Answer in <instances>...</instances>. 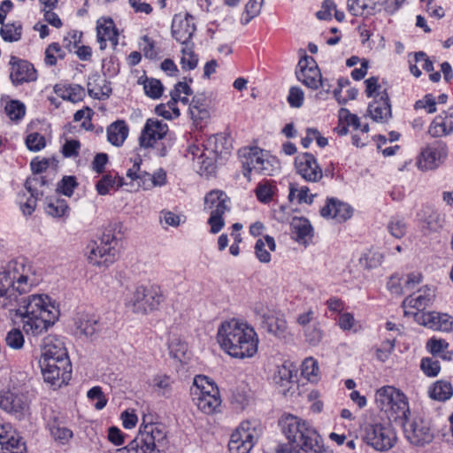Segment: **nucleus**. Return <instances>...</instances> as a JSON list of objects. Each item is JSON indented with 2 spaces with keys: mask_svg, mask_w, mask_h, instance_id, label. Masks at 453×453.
Returning a JSON list of instances; mask_svg holds the SVG:
<instances>
[{
  "mask_svg": "<svg viewBox=\"0 0 453 453\" xmlns=\"http://www.w3.org/2000/svg\"><path fill=\"white\" fill-rule=\"evenodd\" d=\"M293 372L291 365L284 363L282 365L278 367L277 372L273 376L275 383L280 384V386H285L287 383L290 382L293 377Z\"/></svg>",
  "mask_w": 453,
  "mask_h": 453,
  "instance_id": "nucleus-53",
  "label": "nucleus"
},
{
  "mask_svg": "<svg viewBox=\"0 0 453 453\" xmlns=\"http://www.w3.org/2000/svg\"><path fill=\"white\" fill-rule=\"evenodd\" d=\"M263 1L264 0H249L245 8L246 16L242 19L243 24H248L253 18L259 14Z\"/></svg>",
  "mask_w": 453,
  "mask_h": 453,
  "instance_id": "nucleus-58",
  "label": "nucleus"
},
{
  "mask_svg": "<svg viewBox=\"0 0 453 453\" xmlns=\"http://www.w3.org/2000/svg\"><path fill=\"white\" fill-rule=\"evenodd\" d=\"M453 132L452 119H448L442 114L436 116L429 126L428 133L433 137H442Z\"/></svg>",
  "mask_w": 453,
  "mask_h": 453,
  "instance_id": "nucleus-36",
  "label": "nucleus"
},
{
  "mask_svg": "<svg viewBox=\"0 0 453 453\" xmlns=\"http://www.w3.org/2000/svg\"><path fill=\"white\" fill-rule=\"evenodd\" d=\"M383 256L381 253L377 251H368L365 253L359 259L361 266L366 269L376 268L381 265Z\"/></svg>",
  "mask_w": 453,
  "mask_h": 453,
  "instance_id": "nucleus-50",
  "label": "nucleus"
},
{
  "mask_svg": "<svg viewBox=\"0 0 453 453\" xmlns=\"http://www.w3.org/2000/svg\"><path fill=\"white\" fill-rule=\"evenodd\" d=\"M447 156V147L442 142H438L436 146L425 149L418 160V167L422 170H432L436 168L441 160Z\"/></svg>",
  "mask_w": 453,
  "mask_h": 453,
  "instance_id": "nucleus-26",
  "label": "nucleus"
},
{
  "mask_svg": "<svg viewBox=\"0 0 453 453\" xmlns=\"http://www.w3.org/2000/svg\"><path fill=\"white\" fill-rule=\"evenodd\" d=\"M43 379L53 387L60 388L71 379L72 367L69 358L55 360L53 363H39Z\"/></svg>",
  "mask_w": 453,
  "mask_h": 453,
  "instance_id": "nucleus-16",
  "label": "nucleus"
},
{
  "mask_svg": "<svg viewBox=\"0 0 453 453\" xmlns=\"http://www.w3.org/2000/svg\"><path fill=\"white\" fill-rule=\"evenodd\" d=\"M58 57L63 58L64 54L62 53L60 45L57 42H53L50 44L45 50V63L50 66L55 65Z\"/></svg>",
  "mask_w": 453,
  "mask_h": 453,
  "instance_id": "nucleus-57",
  "label": "nucleus"
},
{
  "mask_svg": "<svg viewBox=\"0 0 453 453\" xmlns=\"http://www.w3.org/2000/svg\"><path fill=\"white\" fill-rule=\"evenodd\" d=\"M239 158L242 166V173L250 180V173L252 171L269 175L271 172V164L265 157L264 151L257 147H245L238 151Z\"/></svg>",
  "mask_w": 453,
  "mask_h": 453,
  "instance_id": "nucleus-13",
  "label": "nucleus"
},
{
  "mask_svg": "<svg viewBox=\"0 0 453 453\" xmlns=\"http://www.w3.org/2000/svg\"><path fill=\"white\" fill-rule=\"evenodd\" d=\"M17 314L22 317L25 333L36 336L56 322L59 310L48 295L34 294L23 296Z\"/></svg>",
  "mask_w": 453,
  "mask_h": 453,
  "instance_id": "nucleus-2",
  "label": "nucleus"
},
{
  "mask_svg": "<svg viewBox=\"0 0 453 453\" xmlns=\"http://www.w3.org/2000/svg\"><path fill=\"white\" fill-rule=\"evenodd\" d=\"M192 400L197 408L205 414L217 412L221 405L219 390H217L216 393L212 392L211 395L206 392L204 395L193 396Z\"/></svg>",
  "mask_w": 453,
  "mask_h": 453,
  "instance_id": "nucleus-32",
  "label": "nucleus"
},
{
  "mask_svg": "<svg viewBox=\"0 0 453 453\" xmlns=\"http://www.w3.org/2000/svg\"><path fill=\"white\" fill-rule=\"evenodd\" d=\"M403 423L406 439L415 446H425L434 440V432L430 423L422 418H414L411 420L404 419Z\"/></svg>",
  "mask_w": 453,
  "mask_h": 453,
  "instance_id": "nucleus-17",
  "label": "nucleus"
},
{
  "mask_svg": "<svg viewBox=\"0 0 453 453\" xmlns=\"http://www.w3.org/2000/svg\"><path fill=\"white\" fill-rule=\"evenodd\" d=\"M128 127L124 120H117L107 127V139L114 146H121L128 135Z\"/></svg>",
  "mask_w": 453,
  "mask_h": 453,
  "instance_id": "nucleus-35",
  "label": "nucleus"
},
{
  "mask_svg": "<svg viewBox=\"0 0 453 453\" xmlns=\"http://www.w3.org/2000/svg\"><path fill=\"white\" fill-rule=\"evenodd\" d=\"M275 188L273 180H263L258 182L255 190L257 200L264 203H269L273 199Z\"/></svg>",
  "mask_w": 453,
  "mask_h": 453,
  "instance_id": "nucleus-45",
  "label": "nucleus"
},
{
  "mask_svg": "<svg viewBox=\"0 0 453 453\" xmlns=\"http://www.w3.org/2000/svg\"><path fill=\"white\" fill-rule=\"evenodd\" d=\"M170 96L171 99L166 104H161L155 108L157 115L167 119L178 118L180 114L177 107L178 98H180L177 91H171Z\"/></svg>",
  "mask_w": 453,
  "mask_h": 453,
  "instance_id": "nucleus-39",
  "label": "nucleus"
},
{
  "mask_svg": "<svg viewBox=\"0 0 453 453\" xmlns=\"http://www.w3.org/2000/svg\"><path fill=\"white\" fill-rule=\"evenodd\" d=\"M31 399L23 386H13L0 391V409L21 419L29 414Z\"/></svg>",
  "mask_w": 453,
  "mask_h": 453,
  "instance_id": "nucleus-10",
  "label": "nucleus"
},
{
  "mask_svg": "<svg viewBox=\"0 0 453 453\" xmlns=\"http://www.w3.org/2000/svg\"><path fill=\"white\" fill-rule=\"evenodd\" d=\"M168 133L166 123L157 119H148L139 136V145L142 149H154L158 157H165L169 145L164 142Z\"/></svg>",
  "mask_w": 453,
  "mask_h": 453,
  "instance_id": "nucleus-8",
  "label": "nucleus"
},
{
  "mask_svg": "<svg viewBox=\"0 0 453 453\" xmlns=\"http://www.w3.org/2000/svg\"><path fill=\"white\" fill-rule=\"evenodd\" d=\"M406 224L403 219L394 217L388 223V229L392 236L402 238L406 233Z\"/></svg>",
  "mask_w": 453,
  "mask_h": 453,
  "instance_id": "nucleus-56",
  "label": "nucleus"
},
{
  "mask_svg": "<svg viewBox=\"0 0 453 453\" xmlns=\"http://www.w3.org/2000/svg\"><path fill=\"white\" fill-rule=\"evenodd\" d=\"M68 358L66 349L61 340L48 336L43 340L42 345V354L39 363L44 364L45 362L53 363L55 360Z\"/></svg>",
  "mask_w": 453,
  "mask_h": 453,
  "instance_id": "nucleus-25",
  "label": "nucleus"
},
{
  "mask_svg": "<svg viewBox=\"0 0 453 453\" xmlns=\"http://www.w3.org/2000/svg\"><path fill=\"white\" fill-rule=\"evenodd\" d=\"M76 329L81 334L87 337H92L102 328V323L99 318L94 314L81 313L74 319Z\"/></svg>",
  "mask_w": 453,
  "mask_h": 453,
  "instance_id": "nucleus-30",
  "label": "nucleus"
},
{
  "mask_svg": "<svg viewBox=\"0 0 453 453\" xmlns=\"http://www.w3.org/2000/svg\"><path fill=\"white\" fill-rule=\"evenodd\" d=\"M453 395V388L449 382L439 380L434 384L430 390V396L438 401H446Z\"/></svg>",
  "mask_w": 453,
  "mask_h": 453,
  "instance_id": "nucleus-43",
  "label": "nucleus"
},
{
  "mask_svg": "<svg viewBox=\"0 0 453 453\" xmlns=\"http://www.w3.org/2000/svg\"><path fill=\"white\" fill-rule=\"evenodd\" d=\"M49 429L50 432L51 436L56 440L60 441L61 443H65L68 441L70 438L73 436V432L65 427L61 426L57 422H53L51 424H49Z\"/></svg>",
  "mask_w": 453,
  "mask_h": 453,
  "instance_id": "nucleus-51",
  "label": "nucleus"
},
{
  "mask_svg": "<svg viewBox=\"0 0 453 453\" xmlns=\"http://www.w3.org/2000/svg\"><path fill=\"white\" fill-rule=\"evenodd\" d=\"M434 289L428 286H425L418 289L416 296L411 295L407 296L402 303L405 309L407 307L418 310L417 312H424L423 310L430 306L434 299Z\"/></svg>",
  "mask_w": 453,
  "mask_h": 453,
  "instance_id": "nucleus-28",
  "label": "nucleus"
},
{
  "mask_svg": "<svg viewBox=\"0 0 453 453\" xmlns=\"http://www.w3.org/2000/svg\"><path fill=\"white\" fill-rule=\"evenodd\" d=\"M417 323L433 330L450 332L453 330V318L447 313L436 311L415 312Z\"/></svg>",
  "mask_w": 453,
  "mask_h": 453,
  "instance_id": "nucleus-22",
  "label": "nucleus"
},
{
  "mask_svg": "<svg viewBox=\"0 0 453 453\" xmlns=\"http://www.w3.org/2000/svg\"><path fill=\"white\" fill-rule=\"evenodd\" d=\"M26 145L27 149L31 151H40L41 150L45 148L46 140L42 134L37 132H34L29 134L26 137Z\"/></svg>",
  "mask_w": 453,
  "mask_h": 453,
  "instance_id": "nucleus-54",
  "label": "nucleus"
},
{
  "mask_svg": "<svg viewBox=\"0 0 453 453\" xmlns=\"http://www.w3.org/2000/svg\"><path fill=\"white\" fill-rule=\"evenodd\" d=\"M142 78L139 79V83L143 85L144 93L147 96L152 99H157L162 96L164 87L159 80L146 77L142 81Z\"/></svg>",
  "mask_w": 453,
  "mask_h": 453,
  "instance_id": "nucleus-44",
  "label": "nucleus"
},
{
  "mask_svg": "<svg viewBox=\"0 0 453 453\" xmlns=\"http://www.w3.org/2000/svg\"><path fill=\"white\" fill-rule=\"evenodd\" d=\"M217 340L221 349L235 358L251 357L257 352L258 337L255 329L236 319L221 323Z\"/></svg>",
  "mask_w": 453,
  "mask_h": 453,
  "instance_id": "nucleus-3",
  "label": "nucleus"
},
{
  "mask_svg": "<svg viewBox=\"0 0 453 453\" xmlns=\"http://www.w3.org/2000/svg\"><path fill=\"white\" fill-rule=\"evenodd\" d=\"M280 426L295 453H329L317 431L298 417L285 416Z\"/></svg>",
  "mask_w": 453,
  "mask_h": 453,
  "instance_id": "nucleus-4",
  "label": "nucleus"
},
{
  "mask_svg": "<svg viewBox=\"0 0 453 453\" xmlns=\"http://www.w3.org/2000/svg\"><path fill=\"white\" fill-rule=\"evenodd\" d=\"M96 39L99 48L104 50L107 47V41L113 47L119 43V33L113 20L111 18H100L96 22Z\"/></svg>",
  "mask_w": 453,
  "mask_h": 453,
  "instance_id": "nucleus-24",
  "label": "nucleus"
},
{
  "mask_svg": "<svg viewBox=\"0 0 453 453\" xmlns=\"http://www.w3.org/2000/svg\"><path fill=\"white\" fill-rule=\"evenodd\" d=\"M261 435L260 427L254 422L244 421L231 434L230 453H249Z\"/></svg>",
  "mask_w": 453,
  "mask_h": 453,
  "instance_id": "nucleus-12",
  "label": "nucleus"
},
{
  "mask_svg": "<svg viewBox=\"0 0 453 453\" xmlns=\"http://www.w3.org/2000/svg\"><path fill=\"white\" fill-rule=\"evenodd\" d=\"M380 98L368 104L367 112L375 122L387 123L392 117L391 104L387 89L379 93Z\"/></svg>",
  "mask_w": 453,
  "mask_h": 453,
  "instance_id": "nucleus-23",
  "label": "nucleus"
},
{
  "mask_svg": "<svg viewBox=\"0 0 453 453\" xmlns=\"http://www.w3.org/2000/svg\"><path fill=\"white\" fill-rule=\"evenodd\" d=\"M347 9L353 16L372 15L376 9L373 0H348Z\"/></svg>",
  "mask_w": 453,
  "mask_h": 453,
  "instance_id": "nucleus-38",
  "label": "nucleus"
},
{
  "mask_svg": "<svg viewBox=\"0 0 453 453\" xmlns=\"http://www.w3.org/2000/svg\"><path fill=\"white\" fill-rule=\"evenodd\" d=\"M435 97L432 94H426L423 98L416 101L414 108L416 110L424 109L427 113H434L437 111Z\"/></svg>",
  "mask_w": 453,
  "mask_h": 453,
  "instance_id": "nucleus-62",
  "label": "nucleus"
},
{
  "mask_svg": "<svg viewBox=\"0 0 453 453\" xmlns=\"http://www.w3.org/2000/svg\"><path fill=\"white\" fill-rule=\"evenodd\" d=\"M167 444L166 434L162 426L157 423H143L137 436L128 445V453H159Z\"/></svg>",
  "mask_w": 453,
  "mask_h": 453,
  "instance_id": "nucleus-6",
  "label": "nucleus"
},
{
  "mask_svg": "<svg viewBox=\"0 0 453 453\" xmlns=\"http://www.w3.org/2000/svg\"><path fill=\"white\" fill-rule=\"evenodd\" d=\"M419 227L424 235H430L443 228L445 223L444 215L436 211L428 209L423 211L422 215H418Z\"/></svg>",
  "mask_w": 453,
  "mask_h": 453,
  "instance_id": "nucleus-29",
  "label": "nucleus"
},
{
  "mask_svg": "<svg viewBox=\"0 0 453 453\" xmlns=\"http://www.w3.org/2000/svg\"><path fill=\"white\" fill-rule=\"evenodd\" d=\"M47 180L42 176H33L26 180L24 187L27 192H34L35 195L43 196V192L39 190V188L44 186Z\"/></svg>",
  "mask_w": 453,
  "mask_h": 453,
  "instance_id": "nucleus-61",
  "label": "nucleus"
},
{
  "mask_svg": "<svg viewBox=\"0 0 453 453\" xmlns=\"http://www.w3.org/2000/svg\"><path fill=\"white\" fill-rule=\"evenodd\" d=\"M320 214L324 218L335 219L337 222H344L352 216L351 207L337 199H327L326 204L321 208Z\"/></svg>",
  "mask_w": 453,
  "mask_h": 453,
  "instance_id": "nucleus-27",
  "label": "nucleus"
},
{
  "mask_svg": "<svg viewBox=\"0 0 453 453\" xmlns=\"http://www.w3.org/2000/svg\"><path fill=\"white\" fill-rule=\"evenodd\" d=\"M276 243L270 235H265L264 239H258L255 244V254L261 263H269L271 261L270 251H274Z\"/></svg>",
  "mask_w": 453,
  "mask_h": 453,
  "instance_id": "nucleus-37",
  "label": "nucleus"
},
{
  "mask_svg": "<svg viewBox=\"0 0 453 453\" xmlns=\"http://www.w3.org/2000/svg\"><path fill=\"white\" fill-rule=\"evenodd\" d=\"M77 186L78 183L74 176H65L58 183L57 190L66 196H71Z\"/></svg>",
  "mask_w": 453,
  "mask_h": 453,
  "instance_id": "nucleus-59",
  "label": "nucleus"
},
{
  "mask_svg": "<svg viewBox=\"0 0 453 453\" xmlns=\"http://www.w3.org/2000/svg\"><path fill=\"white\" fill-rule=\"evenodd\" d=\"M69 207L65 199H50L45 206V212L52 218H62L68 214Z\"/></svg>",
  "mask_w": 453,
  "mask_h": 453,
  "instance_id": "nucleus-41",
  "label": "nucleus"
},
{
  "mask_svg": "<svg viewBox=\"0 0 453 453\" xmlns=\"http://www.w3.org/2000/svg\"><path fill=\"white\" fill-rule=\"evenodd\" d=\"M310 189L308 187L303 186L300 188L295 187L294 185H290L289 187V194L288 199L289 201H293L294 199L297 200V203H311L313 201V195L309 196Z\"/></svg>",
  "mask_w": 453,
  "mask_h": 453,
  "instance_id": "nucleus-48",
  "label": "nucleus"
},
{
  "mask_svg": "<svg viewBox=\"0 0 453 453\" xmlns=\"http://www.w3.org/2000/svg\"><path fill=\"white\" fill-rule=\"evenodd\" d=\"M204 387L210 388L211 392L216 393V391L219 390L215 383L212 380H211L207 376L196 375L194 378L193 385L190 388V394L192 395L194 392L199 391V389H204Z\"/></svg>",
  "mask_w": 453,
  "mask_h": 453,
  "instance_id": "nucleus-55",
  "label": "nucleus"
},
{
  "mask_svg": "<svg viewBox=\"0 0 453 453\" xmlns=\"http://www.w3.org/2000/svg\"><path fill=\"white\" fill-rule=\"evenodd\" d=\"M121 228L122 224L120 222L109 224L99 241L93 242L88 246L89 250L88 259L90 264L98 266H108L115 261L119 243L117 234L121 233Z\"/></svg>",
  "mask_w": 453,
  "mask_h": 453,
  "instance_id": "nucleus-5",
  "label": "nucleus"
},
{
  "mask_svg": "<svg viewBox=\"0 0 453 453\" xmlns=\"http://www.w3.org/2000/svg\"><path fill=\"white\" fill-rule=\"evenodd\" d=\"M165 301V296L160 287L138 286L127 301V305L135 313L146 314L156 311Z\"/></svg>",
  "mask_w": 453,
  "mask_h": 453,
  "instance_id": "nucleus-9",
  "label": "nucleus"
},
{
  "mask_svg": "<svg viewBox=\"0 0 453 453\" xmlns=\"http://www.w3.org/2000/svg\"><path fill=\"white\" fill-rule=\"evenodd\" d=\"M189 113L196 125H199L200 122L207 120L210 118L207 99L204 95L193 96L189 104Z\"/></svg>",
  "mask_w": 453,
  "mask_h": 453,
  "instance_id": "nucleus-33",
  "label": "nucleus"
},
{
  "mask_svg": "<svg viewBox=\"0 0 453 453\" xmlns=\"http://www.w3.org/2000/svg\"><path fill=\"white\" fill-rule=\"evenodd\" d=\"M6 343L14 349H19L24 345V336L19 329L13 328L6 335Z\"/></svg>",
  "mask_w": 453,
  "mask_h": 453,
  "instance_id": "nucleus-63",
  "label": "nucleus"
},
{
  "mask_svg": "<svg viewBox=\"0 0 453 453\" xmlns=\"http://www.w3.org/2000/svg\"><path fill=\"white\" fill-rule=\"evenodd\" d=\"M181 67L184 70H193L196 67L198 58L193 50V43L185 44L181 50Z\"/></svg>",
  "mask_w": 453,
  "mask_h": 453,
  "instance_id": "nucleus-46",
  "label": "nucleus"
},
{
  "mask_svg": "<svg viewBox=\"0 0 453 453\" xmlns=\"http://www.w3.org/2000/svg\"><path fill=\"white\" fill-rule=\"evenodd\" d=\"M87 395L88 399L91 401L96 400L94 405L96 410H102L105 407L107 403V399L104 396L100 387H93L88 391Z\"/></svg>",
  "mask_w": 453,
  "mask_h": 453,
  "instance_id": "nucleus-64",
  "label": "nucleus"
},
{
  "mask_svg": "<svg viewBox=\"0 0 453 453\" xmlns=\"http://www.w3.org/2000/svg\"><path fill=\"white\" fill-rule=\"evenodd\" d=\"M34 266L25 257L11 260L0 271V308L15 311L20 306L23 295L35 285Z\"/></svg>",
  "mask_w": 453,
  "mask_h": 453,
  "instance_id": "nucleus-1",
  "label": "nucleus"
},
{
  "mask_svg": "<svg viewBox=\"0 0 453 453\" xmlns=\"http://www.w3.org/2000/svg\"><path fill=\"white\" fill-rule=\"evenodd\" d=\"M97 81L105 82L104 80H100L98 77L94 79L93 81L89 80L87 84L88 95L96 99H104V97H108L111 89L106 85L101 87Z\"/></svg>",
  "mask_w": 453,
  "mask_h": 453,
  "instance_id": "nucleus-47",
  "label": "nucleus"
},
{
  "mask_svg": "<svg viewBox=\"0 0 453 453\" xmlns=\"http://www.w3.org/2000/svg\"><path fill=\"white\" fill-rule=\"evenodd\" d=\"M296 75L299 81L311 89L326 87L320 70L312 57L305 55L299 60Z\"/></svg>",
  "mask_w": 453,
  "mask_h": 453,
  "instance_id": "nucleus-18",
  "label": "nucleus"
},
{
  "mask_svg": "<svg viewBox=\"0 0 453 453\" xmlns=\"http://www.w3.org/2000/svg\"><path fill=\"white\" fill-rule=\"evenodd\" d=\"M420 369L428 377H435L441 371L438 360L434 357H423L420 362Z\"/></svg>",
  "mask_w": 453,
  "mask_h": 453,
  "instance_id": "nucleus-52",
  "label": "nucleus"
},
{
  "mask_svg": "<svg viewBox=\"0 0 453 453\" xmlns=\"http://www.w3.org/2000/svg\"><path fill=\"white\" fill-rule=\"evenodd\" d=\"M226 203V195L219 190H212L204 197V209L211 211L208 224L212 234L219 233L225 226L222 216L229 210Z\"/></svg>",
  "mask_w": 453,
  "mask_h": 453,
  "instance_id": "nucleus-14",
  "label": "nucleus"
},
{
  "mask_svg": "<svg viewBox=\"0 0 453 453\" xmlns=\"http://www.w3.org/2000/svg\"><path fill=\"white\" fill-rule=\"evenodd\" d=\"M9 65L10 79L13 85L18 86L36 81L37 72L30 62L11 56Z\"/></svg>",
  "mask_w": 453,
  "mask_h": 453,
  "instance_id": "nucleus-19",
  "label": "nucleus"
},
{
  "mask_svg": "<svg viewBox=\"0 0 453 453\" xmlns=\"http://www.w3.org/2000/svg\"><path fill=\"white\" fill-rule=\"evenodd\" d=\"M295 165L298 174L309 182H318L323 177V172L316 157L308 152L298 155L295 159Z\"/></svg>",
  "mask_w": 453,
  "mask_h": 453,
  "instance_id": "nucleus-21",
  "label": "nucleus"
},
{
  "mask_svg": "<svg viewBox=\"0 0 453 453\" xmlns=\"http://www.w3.org/2000/svg\"><path fill=\"white\" fill-rule=\"evenodd\" d=\"M365 94L367 97L373 99L380 98L379 93L383 91L381 85L379 83V78L372 76L365 81Z\"/></svg>",
  "mask_w": 453,
  "mask_h": 453,
  "instance_id": "nucleus-60",
  "label": "nucleus"
},
{
  "mask_svg": "<svg viewBox=\"0 0 453 453\" xmlns=\"http://www.w3.org/2000/svg\"><path fill=\"white\" fill-rule=\"evenodd\" d=\"M196 29L195 18L192 15L179 13L173 16L171 27L172 35L182 45L190 43Z\"/></svg>",
  "mask_w": 453,
  "mask_h": 453,
  "instance_id": "nucleus-20",
  "label": "nucleus"
},
{
  "mask_svg": "<svg viewBox=\"0 0 453 453\" xmlns=\"http://www.w3.org/2000/svg\"><path fill=\"white\" fill-rule=\"evenodd\" d=\"M0 35L5 42H18L21 39L22 25L19 22L4 23L0 29Z\"/></svg>",
  "mask_w": 453,
  "mask_h": 453,
  "instance_id": "nucleus-42",
  "label": "nucleus"
},
{
  "mask_svg": "<svg viewBox=\"0 0 453 453\" xmlns=\"http://www.w3.org/2000/svg\"><path fill=\"white\" fill-rule=\"evenodd\" d=\"M252 311L260 326L268 334L278 337L285 338L288 334V324L283 314L270 309L263 303H256Z\"/></svg>",
  "mask_w": 453,
  "mask_h": 453,
  "instance_id": "nucleus-11",
  "label": "nucleus"
},
{
  "mask_svg": "<svg viewBox=\"0 0 453 453\" xmlns=\"http://www.w3.org/2000/svg\"><path fill=\"white\" fill-rule=\"evenodd\" d=\"M292 234L299 243L306 244L312 237L313 228L304 218H294L291 222Z\"/></svg>",
  "mask_w": 453,
  "mask_h": 453,
  "instance_id": "nucleus-34",
  "label": "nucleus"
},
{
  "mask_svg": "<svg viewBox=\"0 0 453 453\" xmlns=\"http://www.w3.org/2000/svg\"><path fill=\"white\" fill-rule=\"evenodd\" d=\"M54 92L64 100L73 103L82 100L85 95L84 88L80 85H69L65 87L56 84L54 86Z\"/></svg>",
  "mask_w": 453,
  "mask_h": 453,
  "instance_id": "nucleus-40",
  "label": "nucleus"
},
{
  "mask_svg": "<svg viewBox=\"0 0 453 453\" xmlns=\"http://www.w3.org/2000/svg\"><path fill=\"white\" fill-rule=\"evenodd\" d=\"M376 407L383 411L388 419H406L410 414L409 403L406 395L393 386H383L378 388L374 395Z\"/></svg>",
  "mask_w": 453,
  "mask_h": 453,
  "instance_id": "nucleus-7",
  "label": "nucleus"
},
{
  "mask_svg": "<svg viewBox=\"0 0 453 453\" xmlns=\"http://www.w3.org/2000/svg\"><path fill=\"white\" fill-rule=\"evenodd\" d=\"M4 111L12 120L18 121L25 116L26 106L19 100H12L6 104Z\"/></svg>",
  "mask_w": 453,
  "mask_h": 453,
  "instance_id": "nucleus-49",
  "label": "nucleus"
},
{
  "mask_svg": "<svg viewBox=\"0 0 453 453\" xmlns=\"http://www.w3.org/2000/svg\"><path fill=\"white\" fill-rule=\"evenodd\" d=\"M25 444L13 432L7 430L4 425H0V453H25Z\"/></svg>",
  "mask_w": 453,
  "mask_h": 453,
  "instance_id": "nucleus-31",
  "label": "nucleus"
},
{
  "mask_svg": "<svg viewBox=\"0 0 453 453\" xmlns=\"http://www.w3.org/2000/svg\"><path fill=\"white\" fill-rule=\"evenodd\" d=\"M364 431L365 441L376 450H388L395 443V434L388 424H368Z\"/></svg>",
  "mask_w": 453,
  "mask_h": 453,
  "instance_id": "nucleus-15",
  "label": "nucleus"
}]
</instances>
